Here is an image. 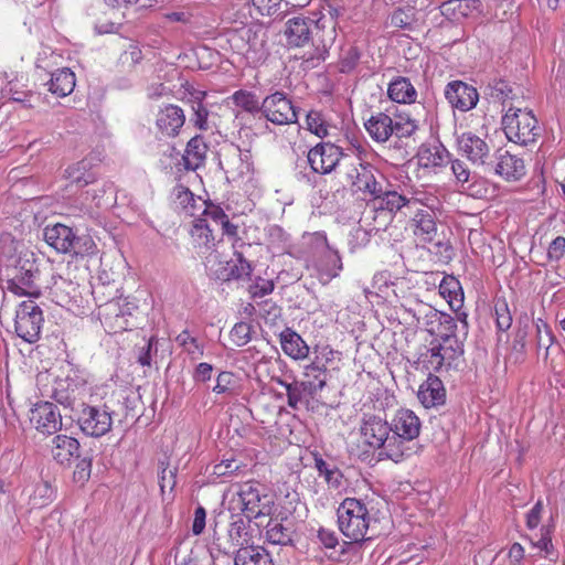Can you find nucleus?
I'll return each mask as SVG.
<instances>
[{
    "mask_svg": "<svg viewBox=\"0 0 565 565\" xmlns=\"http://www.w3.org/2000/svg\"><path fill=\"white\" fill-rule=\"evenodd\" d=\"M0 253L14 270L10 280L11 289L17 294L38 296L40 270L35 254L8 233L0 236Z\"/></svg>",
    "mask_w": 565,
    "mask_h": 565,
    "instance_id": "1",
    "label": "nucleus"
},
{
    "mask_svg": "<svg viewBox=\"0 0 565 565\" xmlns=\"http://www.w3.org/2000/svg\"><path fill=\"white\" fill-rule=\"evenodd\" d=\"M392 434L391 460L401 462L420 451L417 438L420 434L422 422L411 409H398L390 423Z\"/></svg>",
    "mask_w": 565,
    "mask_h": 565,
    "instance_id": "2",
    "label": "nucleus"
},
{
    "mask_svg": "<svg viewBox=\"0 0 565 565\" xmlns=\"http://www.w3.org/2000/svg\"><path fill=\"white\" fill-rule=\"evenodd\" d=\"M502 127L509 141L526 147L542 135V127L531 110L510 106L502 117Z\"/></svg>",
    "mask_w": 565,
    "mask_h": 565,
    "instance_id": "3",
    "label": "nucleus"
},
{
    "mask_svg": "<svg viewBox=\"0 0 565 565\" xmlns=\"http://www.w3.org/2000/svg\"><path fill=\"white\" fill-rule=\"evenodd\" d=\"M337 515L339 530L347 539L354 543L366 540L371 518L361 500L344 499L337 510Z\"/></svg>",
    "mask_w": 565,
    "mask_h": 565,
    "instance_id": "4",
    "label": "nucleus"
},
{
    "mask_svg": "<svg viewBox=\"0 0 565 565\" xmlns=\"http://www.w3.org/2000/svg\"><path fill=\"white\" fill-rule=\"evenodd\" d=\"M362 444L372 450H377L379 459L391 460L392 434L390 423L380 416H365L360 426Z\"/></svg>",
    "mask_w": 565,
    "mask_h": 565,
    "instance_id": "5",
    "label": "nucleus"
},
{
    "mask_svg": "<svg viewBox=\"0 0 565 565\" xmlns=\"http://www.w3.org/2000/svg\"><path fill=\"white\" fill-rule=\"evenodd\" d=\"M44 318L40 306L32 299L22 301L15 311L14 329L21 339L33 343L39 340Z\"/></svg>",
    "mask_w": 565,
    "mask_h": 565,
    "instance_id": "6",
    "label": "nucleus"
},
{
    "mask_svg": "<svg viewBox=\"0 0 565 565\" xmlns=\"http://www.w3.org/2000/svg\"><path fill=\"white\" fill-rule=\"evenodd\" d=\"M242 511L250 519L269 515L271 512V498L265 493V487L256 481H248L239 487L237 492Z\"/></svg>",
    "mask_w": 565,
    "mask_h": 565,
    "instance_id": "7",
    "label": "nucleus"
},
{
    "mask_svg": "<svg viewBox=\"0 0 565 565\" xmlns=\"http://www.w3.org/2000/svg\"><path fill=\"white\" fill-rule=\"evenodd\" d=\"M263 116L275 125H290L297 122L298 113L292 102L282 92H275L264 98L260 104Z\"/></svg>",
    "mask_w": 565,
    "mask_h": 565,
    "instance_id": "8",
    "label": "nucleus"
},
{
    "mask_svg": "<svg viewBox=\"0 0 565 565\" xmlns=\"http://www.w3.org/2000/svg\"><path fill=\"white\" fill-rule=\"evenodd\" d=\"M348 179L356 192L364 196L379 199L383 194V182L377 181L374 175V168L370 163L355 158L351 163V169L347 172Z\"/></svg>",
    "mask_w": 565,
    "mask_h": 565,
    "instance_id": "9",
    "label": "nucleus"
},
{
    "mask_svg": "<svg viewBox=\"0 0 565 565\" xmlns=\"http://www.w3.org/2000/svg\"><path fill=\"white\" fill-rule=\"evenodd\" d=\"M81 414L77 418L82 431L90 437L106 435L113 425L111 414L106 406L96 407L81 403Z\"/></svg>",
    "mask_w": 565,
    "mask_h": 565,
    "instance_id": "10",
    "label": "nucleus"
},
{
    "mask_svg": "<svg viewBox=\"0 0 565 565\" xmlns=\"http://www.w3.org/2000/svg\"><path fill=\"white\" fill-rule=\"evenodd\" d=\"M326 28V20L297 15L286 22L285 35L289 45L302 46L310 39H316Z\"/></svg>",
    "mask_w": 565,
    "mask_h": 565,
    "instance_id": "11",
    "label": "nucleus"
},
{
    "mask_svg": "<svg viewBox=\"0 0 565 565\" xmlns=\"http://www.w3.org/2000/svg\"><path fill=\"white\" fill-rule=\"evenodd\" d=\"M220 166L227 178L242 179L253 170L250 152L242 150L235 145H230L221 151Z\"/></svg>",
    "mask_w": 565,
    "mask_h": 565,
    "instance_id": "12",
    "label": "nucleus"
},
{
    "mask_svg": "<svg viewBox=\"0 0 565 565\" xmlns=\"http://www.w3.org/2000/svg\"><path fill=\"white\" fill-rule=\"evenodd\" d=\"M343 157L340 147L331 142H320L309 150L307 161L313 172L328 174L335 169Z\"/></svg>",
    "mask_w": 565,
    "mask_h": 565,
    "instance_id": "13",
    "label": "nucleus"
},
{
    "mask_svg": "<svg viewBox=\"0 0 565 565\" xmlns=\"http://www.w3.org/2000/svg\"><path fill=\"white\" fill-rule=\"evenodd\" d=\"M30 423L40 433L51 435L62 428V416L57 407L50 402L34 405L29 415Z\"/></svg>",
    "mask_w": 565,
    "mask_h": 565,
    "instance_id": "14",
    "label": "nucleus"
},
{
    "mask_svg": "<svg viewBox=\"0 0 565 565\" xmlns=\"http://www.w3.org/2000/svg\"><path fill=\"white\" fill-rule=\"evenodd\" d=\"M458 151L466 157L471 163L483 166L490 158V146L472 132H463L457 138Z\"/></svg>",
    "mask_w": 565,
    "mask_h": 565,
    "instance_id": "15",
    "label": "nucleus"
},
{
    "mask_svg": "<svg viewBox=\"0 0 565 565\" xmlns=\"http://www.w3.org/2000/svg\"><path fill=\"white\" fill-rule=\"evenodd\" d=\"M445 96L452 107L461 111L472 109L479 99L477 89L460 81L449 83L446 86Z\"/></svg>",
    "mask_w": 565,
    "mask_h": 565,
    "instance_id": "16",
    "label": "nucleus"
},
{
    "mask_svg": "<svg viewBox=\"0 0 565 565\" xmlns=\"http://www.w3.org/2000/svg\"><path fill=\"white\" fill-rule=\"evenodd\" d=\"M185 115L181 107L167 105L156 116V127L162 137H175L184 126Z\"/></svg>",
    "mask_w": 565,
    "mask_h": 565,
    "instance_id": "17",
    "label": "nucleus"
},
{
    "mask_svg": "<svg viewBox=\"0 0 565 565\" xmlns=\"http://www.w3.org/2000/svg\"><path fill=\"white\" fill-rule=\"evenodd\" d=\"M494 173L508 182L519 181L526 173L524 160L508 150H499L495 156Z\"/></svg>",
    "mask_w": 565,
    "mask_h": 565,
    "instance_id": "18",
    "label": "nucleus"
},
{
    "mask_svg": "<svg viewBox=\"0 0 565 565\" xmlns=\"http://www.w3.org/2000/svg\"><path fill=\"white\" fill-rule=\"evenodd\" d=\"M233 256L230 260L220 263L218 267L214 270V277L217 280H238L250 276L253 267L243 254L235 250Z\"/></svg>",
    "mask_w": 565,
    "mask_h": 565,
    "instance_id": "19",
    "label": "nucleus"
},
{
    "mask_svg": "<svg viewBox=\"0 0 565 565\" xmlns=\"http://www.w3.org/2000/svg\"><path fill=\"white\" fill-rule=\"evenodd\" d=\"M418 313L417 321L420 322V319H424L427 330L431 333L436 332L434 323L438 322L439 329L437 334L439 340H443V337H447V334H456L457 322L451 316L427 306L419 309Z\"/></svg>",
    "mask_w": 565,
    "mask_h": 565,
    "instance_id": "20",
    "label": "nucleus"
},
{
    "mask_svg": "<svg viewBox=\"0 0 565 565\" xmlns=\"http://www.w3.org/2000/svg\"><path fill=\"white\" fill-rule=\"evenodd\" d=\"M417 397L425 408L443 405L446 401V390L443 381L429 373L427 380L420 384Z\"/></svg>",
    "mask_w": 565,
    "mask_h": 565,
    "instance_id": "21",
    "label": "nucleus"
},
{
    "mask_svg": "<svg viewBox=\"0 0 565 565\" xmlns=\"http://www.w3.org/2000/svg\"><path fill=\"white\" fill-rule=\"evenodd\" d=\"M79 448L76 438L61 434L52 439L51 454L60 465L70 466L75 459L79 458Z\"/></svg>",
    "mask_w": 565,
    "mask_h": 565,
    "instance_id": "22",
    "label": "nucleus"
},
{
    "mask_svg": "<svg viewBox=\"0 0 565 565\" xmlns=\"http://www.w3.org/2000/svg\"><path fill=\"white\" fill-rule=\"evenodd\" d=\"M414 234L424 243H435L440 245L438 241V227L433 211L418 209L413 217Z\"/></svg>",
    "mask_w": 565,
    "mask_h": 565,
    "instance_id": "23",
    "label": "nucleus"
},
{
    "mask_svg": "<svg viewBox=\"0 0 565 565\" xmlns=\"http://www.w3.org/2000/svg\"><path fill=\"white\" fill-rule=\"evenodd\" d=\"M44 241L56 252L71 254V246L74 239L72 227L61 223L47 225L43 231Z\"/></svg>",
    "mask_w": 565,
    "mask_h": 565,
    "instance_id": "24",
    "label": "nucleus"
},
{
    "mask_svg": "<svg viewBox=\"0 0 565 565\" xmlns=\"http://www.w3.org/2000/svg\"><path fill=\"white\" fill-rule=\"evenodd\" d=\"M436 350L439 359L443 362V370H449L457 366L458 360L463 354V343L456 334H447L443 337L436 344Z\"/></svg>",
    "mask_w": 565,
    "mask_h": 565,
    "instance_id": "25",
    "label": "nucleus"
},
{
    "mask_svg": "<svg viewBox=\"0 0 565 565\" xmlns=\"http://www.w3.org/2000/svg\"><path fill=\"white\" fill-rule=\"evenodd\" d=\"M436 350L439 359L443 362V370H449L457 366L458 360L463 354V343L456 334H447L443 337L436 344Z\"/></svg>",
    "mask_w": 565,
    "mask_h": 565,
    "instance_id": "26",
    "label": "nucleus"
},
{
    "mask_svg": "<svg viewBox=\"0 0 565 565\" xmlns=\"http://www.w3.org/2000/svg\"><path fill=\"white\" fill-rule=\"evenodd\" d=\"M436 350L439 359L443 362V370H449L457 366L458 360L463 354V343L456 334H447L443 337L436 344Z\"/></svg>",
    "mask_w": 565,
    "mask_h": 565,
    "instance_id": "27",
    "label": "nucleus"
},
{
    "mask_svg": "<svg viewBox=\"0 0 565 565\" xmlns=\"http://www.w3.org/2000/svg\"><path fill=\"white\" fill-rule=\"evenodd\" d=\"M393 118L383 111H376L364 122L370 137L376 142H386L393 136Z\"/></svg>",
    "mask_w": 565,
    "mask_h": 565,
    "instance_id": "28",
    "label": "nucleus"
},
{
    "mask_svg": "<svg viewBox=\"0 0 565 565\" xmlns=\"http://www.w3.org/2000/svg\"><path fill=\"white\" fill-rule=\"evenodd\" d=\"M280 345L286 355L294 360H305L309 356L310 348L306 341L290 328L279 334Z\"/></svg>",
    "mask_w": 565,
    "mask_h": 565,
    "instance_id": "29",
    "label": "nucleus"
},
{
    "mask_svg": "<svg viewBox=\"0 0 565 565\" xmlns=\"http://www.w3.org/2000/svg\"><path fill=\"white\" fill-rule=\"evenodd\" d=\"M52 300L62 307L70 306L77 295V284L58 275H53L49 286Z\"/></svg>",
    "mask_w": 565,
    "mask_h": 565,
    "instance_id": "30",
    "label": "nucleus"
},
{
    "mask_svg": "<svg viewBox=\"0 0 565 565\" xmlns=\"http://www.w3.org/2000/svg\"><path fill=\"white\" fill-rule=\"evenodd\" d=\"M79 395V388L67 379L56 381L52 391V397L58 404L72 411L81 406V403H83Z\"/></svg>",
    "mask_w": 565,
    "mask_h": 565,
    "instance_id": "31",
    "label": "nucleus"
},
{
    "mask_svg": "<svg viewBox=\"0 0 565 565\" xmlns=\"http://www.w3.org/2000/svg\"><path fill=\"white\" fill-rule=\"evenodd\" d=\"M116 190L111 182L96 184L84 193V200L90 202V209H108L116 200Z\"/></svg>",
    "mask_w": 565,
    "mask_h": 565,
    "instance_id": "32",
    "label": "nucleus"
},
{
    "mask_svg": "<svg viewBox=\"0 0 565 565\" xmlns=\"http://www.w3.org/2000/svg\"><path fill=\"white\" fill-rule=\"evenodd\" d=\"M324 388V382L321 380L320 382L315 381H303V382H294L292 387H288L287 394V403L288 406L297 409L299 403L302 402L305 397H315L318 392Z\"/></svg>",
    "mask_w": 565,
    "mask_h": 565,
    "instance_id": "33",
    "label": "nucleus"
},
{
    "mask_svg": "<svg viewBox=\"0 0 565 565\" xmlns=\"http://www.w3.org/2000/svg\"><path fill=\"white\" fill-rule=\"evenodd\" d=\"M387 95L395 103L412 104L416 102L417 90L409 78L398 76L388 84Z\"/></svg>",
    "mask_w": 565,
    "mask_h": 565,
    "instance_id": "34",
    "label": "nucleus"
},
{
    "mask_svg": "<svg viewBox=\"0 0 565 565\" xmlns=\"http://www.w3.org/2000/svg\"><path fill=\"white\" fill-rule=\"evenodd\" d=\"M65 178L77 186L93 184L97 180L96 172L92 169V162L87 159L81 160L65 170Z\"/></svg>",
    "mask_w": 565,
    "mask_h": 565,
    "instance_id": "35",
    "label": "nucleus"
},
{
    "mask_svg": "<svg viewBox=\"0 0 565 565\" xmlns=\"http://www.w3.org/2000/svg\"><path fill=\"white\" fill-rule=\"evenodd\" d=\"M235 565H274L269 553L260 546L239 547L234 556Z\"/></svg>",
    "mask_w": 565,
    "mask_h": 565,
    "instance_id": "36",
    "label": "nucleus"
},
{
    "mask_svg": "<svg viewBox=\"0 0 565 565\" xmlns=\"http://www.w3.org/2000/svg\"><path fill=\"white\" fill-rule=\"evenodd\" d=\"M480 4L479 0H448L439 6L440 14L449 21H458L469 15Z\"/></svg>",
    "mask_w": 565,
    "mask_h": 565,
    "instance_id": "37",
    "label": "nucleus"
},
{
    "mask_svg": "<svg viewBox=\"0 0 565 565\" xmlns=\"http://www.w3.org/2000/svg\"><path fill=\"white\" fill-rule=\"evenodd\" d=\"M206 151L207 146L202 137L195 136L191 138L183 156L185 168L192 171L199 169L204 163Z\"/></svg>",
    "mask_w": 565,
    "mask_h": 565,
    "instance_id": "38",
    "label": "nucleus"
},
{
    "mask_svg": "<svg viewBox=\"0 0 565 565\" xmlns=\"http://www.w3.org/2000/svg\"><path fill=\"white\" fill-rule=\"evenodd\" d=\"M439 294L445 298L452 310H459L463 303L461 285L454 276H446L439 284Z\"/></svg>",
    "mask_w": 565,
    "mask_h": 565,
    "instance_id": "39",
    "label": "nucleus"
},
{
    "mask_svg": "<svg viewBox=\"0 0 565 565\" xmlns=\"http://www.w3.org/2000/svg\"><path fill=\"white\" fill-rule=\"evenodd\" d=\"M75 87V75L70 68H61L52 73L49 90L60 97L70 95Z\"/></svg>",
    "mask_w": 565,
    "mask_h": 565,
    "instance_id": "40",
    "label": "nucleus"
},
{
    "mask_svg": "<svg viewBox=\"0 0 565 565\" xmlns=\"http://www.w3.org/2000/svg\"><path fill=\"white\" fill-rule=\"evenodd\" d=\"M266 541L274 545H288L292 541V531L282 520L270 518L265 526Z\"/></svg>",
    "mask_w": 565,
    "mask_h": 565,
    "instance_id": "41",
    "label": "nucleus"
},
{
    "mask_svg": "<svg viewBox=\"0 0 565 565\" xmlns=\"http://www.w3.org/2000/svg\"><path fill=\"white\" fill-rule=\"evenodd\" d=\"M449 156L443 145L422 148L418 153L420 164L426 168L446 166L450 161Z\"/></svg>",
    "mask_w": 565,
    "mask_h": 565,
    "instance_id": "42",
    "label": "nucleus"
},
{
    "mask_svg": "<svg viewBox=\"0 0 565 565\" xmlns=\"http://www.w3.org/2000/svg\"><path fill=\"white\" fill-rule=\"evenodd\" d=\"M315 468L318 470L319 476L323 477L330 488L339 490L343 488L344 480L341 470L333 463H329L322 458H315Z\"/></svg>",
    "mask_w": 565,
    "mask_h": 565,
    "instance_id": "43",
    "label": "nucleus"
},
{
    "mask_svg": "<svg viewBox=\"0 0 565 565\" xmlns=\"http://www.w3.org/2000/svg\"><path fill=\"white\" fill-rule=\"evenodd\" d=\"M248 521L241 515H231L227 529L228 541L239 547H245L248 542Z\"/></svg>",
    "mask_w": 565,
    "mask_h": 565,
    "instance_id": "44",
    "label": "nucleus"
},
{
    "mask_svg": "<svg viewBox=\"0 0 565 565\" xmlns=\"http://www.w3.org/2000/svg\"><path fill=\"white\" fill-rule=\"evenodd\" d=\"M416 22V9L406 6L395 9L387 19V25L396 29L412 30Z\"/></svg>",
    "mask_w": 565,
    "mask_h": 565,
    "instance_id": "45",
    "label": "nucleus"
},
{
    "mask_svg": "<svg viewBox=\"0 0 565 565\" xmlns=\"http://www.w3.org/2000/svg\"><path fill=\"white\" fill-rule=\"evenodd\" d=\"M177 343L188 353L191 360H199L204 354L203 345L188 330H183L175 338Z\"/></svg>",
    "mask_w": 565,
    "mask_h": 565,
    "instance_id": "46",
    "label": "nucleus"
},
{
    "mask_svg": "<svg viewBox=\"0 0 565 565\" xmlns=\"http://www.w3.org/2000/svg\"><path fill=\"white\" fill-rule=\"evenodd\" d=\"M54 500V490L49 481H40L34 486L30 494V503L33 508H42Z\"/></svg>",
    "mask_w": 565,
    "mask_h": 565,
    "instance_id": "47",
    "label": "nucleus"
},
{
    "mask_svg": "<svg viewBox=\"0 0 565 565\" xmlns=\"http://www.w3.org/2000/svg\"><path fill=\"white\" fill-rule=\"evenodd\" d=\"M233 103L248 113L260 111V105L256 95L247 90H237L232 95Z\"/></svg>",
    "mask_w": 565,
    "mask_h": 565,
    "instance_id": "48",
    "label": "nucleus"
},
{
    "mask_svg": "<svg viewBox=\"0 0 565 565\" xmlns=\"http://www.w3.org/2000/svg\"><path fill=\"white\" fill-rule=\"evenodd\" d=\"M382 199V204L391 212L399 211L402 207H408V202H413L408 200L406 195L399 194L396 191H388L383 186V194L380 198Z\"/></svg>",
    "mask_w": 565,
    "mask_h": 565,
    "instance_id": "49",
    "label": "nucleus"
},
{
    "mask_svg": "<svg viewBox=\"0 0 565 565\" xmlns=\"http://www.w3.org/2000/svg\"><path fill=\"white\" fill-rule=\"evenodd\" d=\"M252 6L263 17L278 18L284 13L282 0H252Z\"/></svg>",
    "mask_w": 565,
    "mask_h": 565,
    "instance_id": "50",
    "label": "nucleus"
},
{
    "mask_svg": "<svg viewBox=\"0 0 565 565\" xmlns=\"http://www.w3.org/2000/svg\"><path fill=\"white\" fill-rule=\"evenodd\" d=\"M96 249L97 246L89 235L77 236L74 233V239L71 246V254H74L76 256H86L94 254Z\"/></svg>",
    "mask_w": 565,
    "mask_h": 565,
    "instance_id": "51",
    "label": "nucleus"
},
{
    "mask_svg": "<svg viewBox=\"0 0 565 565\" xmlns=\"http://www.w3.org/2000/svg\"><path fill=\"white\" fill-rule=\"evenodd\" d=\"M225 518H226V514L223 512H220L217 514V516L214 519L213 524H212L213 537H212V543H211L209 551H210V555L213 559H217L221 556H228L231 554V551L222 544L221 537L218 536L217 531H216V527L218 524L217 519H225Z\"/></svg>",
    "mask_w": 565,
    "mask_h": 565,
    "instance_id": "52",
    "label": "nucleus"
},
{
    "mask_svg": "<svg viewBox=\"0 0 565 565\" xmlns=\"http://www.w3.org/2000/svg\"><path fill=\"white\" fill-rule=\"evenodd\" d=\"M417 127L416 120L399 115L393 120V135L398 138H407L416 131Z\"/></svg>",
    "mask_w": 565,
    "mask_h": 565,
    "instance_id": "53",
    "label": "nucleus"
},
{
    "mask_svg": "<svg viewBox=\"0 0 565 565\" xmlns=\"http://www.w3.org/2000/svg\"><path fill=\"white\" fill-rule=\"evenodd\" d=\"M191 108L193 115L190 120L200 130H207L210 128L207 120L210 111L207 107L201 100H194Z\"/></svg>",
    "mask_w": 565,
    "mask_h": 565,
    "instance_id": "54",
    "label": "nucleus"
},
{
    "mask_svg": "<svg viewBox=\"0 0 565 565\" xmlns=\"http://www.w3.org/2000/svg\"><path fill=\"white\" fill-rule=\"evenodd\" d=\"M333 33L334 30L332 28L331 31L329 32L328 39L322 38L318 40V43L316 44V54L307 57L306 62L310 63L311 66H316L317 64L326 60L329 46L331 45L334 39Z\"/></svg>",
    "mask_w": 565,
    "mask_h": 565,
    "instance_id": "55",
    "label": "nucleus"
},
{
    "mask_svg": "<svg viewBox=\"0 0 565 565\" xmlns=\"http://www.w3.org/2000/svg\"><path fill=\"white\" fill-rule=\"evenodd\" d=\"M305 376L308 381L320 382L323 380L324 385L327 384V365L320 361L319 355H316L313 361L305 366Z\"/></svg>",
    "mask_w": 565,
    "mask_h": 565,
    "instance_id": "56",
    "label": "nucleus"
},
{
    "mask_svg": "<svg viewBox=\"0 0 565 565\" xmlns=\"http://www.w3.org/2000/svg\"><path fill=\"white\" fill-rule=\"evenodd\" d=\"M307 128L316 136L323 138L328 135V127L321 115L317 110H310L306 117Z\"/></svg>",
    "mask_w": 565,
    "mask_h": 565,
    "instance_id": "57",
    "label": "nucleus"
},
{
    "mask_svg": "<svg viewBox=\"0 0 565 565\" xmlns=\"http://www.w3.org/2000/svg\"><path fill=\"white\" fill-rule=\"evenodd\" d=\"M490 95L493 98L505 104L509 99H513V87L503 79L493 81L489 84Z\"/></svg>",
    "mask_w": 565,
    "mask_h": 565,
    "instance_id": "58",
    "label": "nucleus"
},
{
    "mask_svg": "<svg viewBox=\"0 0 565 565\" xmlns=\"http://www.w3.org/2000/svg\"><path fill=\"white\" fill-rule=\"evenodd\" d=\"M191 236L198 241L200 245L207 246L213 241L212 230L203 218L195 220L191 230Z\"/></svg>",
    "mask_w": 565,
    "mask_h": 565,
    "instance_id": "59",
    "label": "nucleus"
},
{
    "mask_svg": "<svg viewBox=\"0 0 565 565\" xmlns=\"http://www.w3.org/2000/svg\"><path fill=\"white\" fill-rule=\"evenodd\" d=\"M494 313L497 327L502 331L510 329L512 324V315L509 310L508 303L504 300H497L494 305Z\"/></svg>",
    "mask_w": 565,
    "mask_h": 565,
    "instance_id": "60",
    "label": "nucleus"
},
{
    "mask_svg": "<svg viewBox=\"0 0 565 565\" xmlns=\"http://www.w3.org/2000/svg\"><path fill=\"white\" fill-rule=\"evenodd\" d=\"M420 362L423 366L430 372H443V362L439 359L436 347L431 343V347L422 353Z\"/></svg>",
    "mask_w": 565,
    "mask_h": 565,
    "instance_id": "61",
    "label": "nucleus"
},
{
    "mask_svg": "<svg viewBox=\"0 0 565 565\" xmlns=\"http://www.w3.org/2000/svg\"><path fill=\"white\" fill-rule=\"evenodd\" d=\"M175 203L181 206L185 213L193 215V206L195 203L193 193L182 185L174 188Z\"/></svg>",
    "mask_w": 565,
    "mask_h": 565,
    "instance_id": "62",
    "label": "nucleus"
},
{
    "mask_svg": "<svg viewBox=\"0 0 565 565\" xmlns=\"http://www.w3.org/2000/svg\"><path fill=\"white\" fill-rule=\"evenodd\" d=\"M252 326L247 322L236 323L230 333L231 340L237 347H243L250 341Z\"/></svg>",
    "mask_w": 565,
    "mask_h": 565,
    "instance_id": "63",
    "label": "nucleus"
},
{
    "mask_svg": "<svg viewBox=\"0 0 565 565\" xmlns=\"http://www.w3.org/2000/svg\"><path fill=\"white\" fill-rule=\"evenodd\" d=\"M361 54L358 47L351 46L344 51L340 61V71L342 73L351 72L359 63Z\"/></svg>",
    "mask_w": 565,
    "mask_h": 565,
    "instance_id": "64",
    "label": "nucleus"
}]
</instances>
